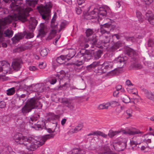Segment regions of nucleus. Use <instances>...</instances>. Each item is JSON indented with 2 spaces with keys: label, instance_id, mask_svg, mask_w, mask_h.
<instances>
[{
  "label": "nucleus",
  "instance_id": "obj_23",
  "mask_svg": "<svg viewBox=\"0 0 154 154\" xmlns=\"http://www.w3.org/2000/svg\"><path fill=\"white\" fill-rule=\"evenodd\" d=\"M92 57V53L90 51L85 50L84 51V61H88Z\"/></svg>",
  "mask_w": 154,
  "mask_h": 154
},
{
  "label": "nucleus",
  "instance_id": "obj_48",
  "mask_svg": "<svg viewBox=\"0 0 154 154\" xmlns=\"http://www.w3.org/2000/svg\"><path fill=\"white\" fill-rule=\"evenodd\" d=\"M96 134V135L101 136L105 138H106L107 137V135L106 134L103 132L100 131H97Z\"/></svg>",
  "mask_w": 154,
  "mask_h": 154
},
{
  "label": "nucleus",
  "instance_id": "obj_54",
  "mask_svg": "<svg viewBox=\"0 0 154 154\" xmlns=\"http://www.w3.org/2000/svg\"><path fill=\"white\" fill-rule=\"evenodd\" d=\"M75 11L77 14H79L81 13L82 10L80 7H78L75 8Z\"/></svg>",
  "mask_w": 154,
  "mask_h": 154
},
{
  "label": "nucleus",
  "instance_id": "obj_58",
  "mask_svg": "<svg viewBox=\"0 0 154 154\" xmlns=\"http://www.w3.org/2000/svg\"><path fill=\"white\" fill-rule=\"evenodd\" d=\"M143 142L147 144H148V143H151V139H145L143 140Z\"/></svg>",
  "mask_w": 154,
  "mask_h": 154
},
{
  "label": "nucleus",
  "instance_id": "obj_6",
  "mask_svg": "<svg viewBox=\"0 0 154 154\" xmlns=\"http://www.w3.org/2000/svg\"><path fill=\"white\" fill-rule=\"evenodd\" d=\"M51 4L48 3L45 5H41L37 7V9L42 16V18L45 20H48L50 17V8L52 7Z\"/></svg>",
  "mask_w": 154,
  "mask_h": 154
},
{
  "label": "nucleus",
  "instance_id": "obj_62",
  "mask_svg": "<svg viewBox=\"0 0 154 154\" xmlns=\"http://www.w3.org/2000/svg\"><path fill=\"white\" fill-rule=\"evenodd\" d=\"M44 64V63H41L39 64V67L41 69H43L45 67V65H43V64Z\"/></svg>",
  "mask_w": 154,
  "mask_h": 154
},
{
  "label": "nucleus",
  "instance_id": "obj_45",
  "mask_svg": "<svg viewBox=\"0 0 154 154\" xmlns=\"http://www.w3.org/2000/svg\"><path fill=\"white\" fill-rule=\"evenodd\" d=\"M148 46L152 47L154 46V41L152 39H149L148 41Z\"/></svg>",
  "mask_w": 154,
  "mask_h": 154
},
{
  "label": "nucleus",
  "instance_id": "obj_55",
  "mask_svg": "<svg viewBox=\"0 0 154 154\" xmlns=\"http://www.w3.org/2000/svg\"><path fill=\"white\" fill-rule=\"evenodd\" d=\"M29 69L30 70L32 71H35L37 69V68L34 66H30Z\"/></svg>",
  "mask_w": 154,
  "mask_h": 154
},
{
  "label": "nucleus",
  "instance_id": "obj_46",
  "mask_svg": "<svg viewBox=\"0 0 154 154\" xmlns=\"http://www.w3.org/2000/svg\"><path fill=\"white\" fill-rule=\"evenodd\" d=\"M66 25V21H62L60 25V28L59 30V32H60L62 29L65 28V26Z\"/></svg>",
  "mask_w": 154,
  "mask_h": 154
},
{
  "label": "nucleus",
  "instance_id": "obj_16",
  "mask_svg": "<svg viewBox=\"0 0 154 154\" xmlns=\"http://www.w3.org/2000/svg\"><path fill=\"white\" fill-rule=\"evenodd\" d=\"M22 62L20 59L15 60L12 63L11 66L15 71H18L21 68Z\"/></svg>",
  "mask_w": 154,
  "mask_h": 154
},
{
  "label": "nucleus",
  "instance_id": "obj_59",
  "mask_svg": "<svg viewBox=\"0 0 154 154\" xmlns=\"http://www.w3.org/2000/svg\"><path fill=\"white\" fill-rule=\"evenodd\" d=\"M41 125H36V124H34L33 126H31V127L33 128H35L36 127L38 128H41Z\"/></svg>",
  "mask_w": 154,
  "mask_h": 154
},
{
  "label": "nucleus",
  "instance_id": "obj_15",
  "mask_svg": "<svg viewBox=\"0 0 154 154\" xmlns=\"http://www.w3.org/2000/svg\"><path fill=\"white\" fill-rule=\"evenodd\" d=\"M114 149L118 151H121L126 147V142H119L113 145Z\"/></svg>",
  "mask_w": 154,
  "mask_h": 154
},
{
  "label": "nucleus",
  "instance_id": "obj_25",
  "mask_svg": "<svg viewBox=\"0 0 154 154\" xmlns=\"http://www.w3.org/2000/svg\"><path fill=\"white\" fill-rule=\"evenodd\" d=\"M122 43L120 42H118L114 43V45L109 49V50L111 51H114L116 49L121 47Z\"/></svg>",
  "mask_w": 154,
  "mask_h": 154
},
{
  "label": "nucleus",
  "instance_id": "obj_8",
  "mask_svg": "<svg viewBox=\"0 0 154 154\" xmlns=\"http://www.w3.org/2000/svg\"><path fill=\"white\" fill-rule=\"evenodd\" d=\"M106 10L101 7H100L99 9L97 8H94L93 10L90 12L89 14L91 15H94L92 16L91 19H101L102 17H105L106 14Z\"/></svg>",
  "mask_w": 154,
  "mask_h": 154
},
{
  "label": "nucleus",
  "instance_id": "obj_19",
  "mask_svg": "<svg viewBox=\"0 0 154 154\" xmlns=\"http://www.w3.org/2000/svg\"><path fill=\"white\" fill-rule=\"evenodd\" d=\"M114 61L117 64L118 67L119 68H122L125 64V60L123 57H118L115 59Z\"/></svg>",
  "mask_w": 154,
  "mask_h": 154
},
{
  "label": "nucleus",
  "instance_id": "obj_34",
  "mask_svg": "<svg viewBox=\"0 0 154 154\" xmlns=\"http://www.w3.org/2000/svg\"><path fill=\"white\" fill-rule=\"evenodd\" d=\"M102 51L100 50L95 51L93 53L94 58L96 59H98L101 57V55L102 54Z\"/></svg>",
  "mask_w": 154,
  "mask_h": 154
},
{
  "label": "nucleus",
  "instance_id": "obj_39",
  "mask_svg": "<svg viewBox=\"0 0 154 154\" xmlns=\"http://www.w3.org/2000/svg\"><path fill=\"white\" fill-rule=\"evenodd\" d=\"M94 32L92 29H87L85 32V33L86 35V37H85L86 38H89L88 37L92 35L93 33Z\"/></svg>",
  "mask_w": 154,
  "mask_h": 154
},
{
  "label": "nucleus",
  "instance_id": "obj_33",
  "mask_svg": "<svg viewBox=\"0 0 154 154\" xmlns=\"http://www.w3.org/2000/svg\"><path fill=\"white\" fill-rule=\"evenodd\" d=\"M66 59L65 55H61L57 57L56 59L57 62L60 64H63L64 63V61Z\"/></svg>",
  "mask_w": 154,
  "mask_h": 154
},
{
  "label": "nucleus",
  "instance_id": "obj_44",
  "mask_svg": "<svg viewBox=\"0 0 154 154\" xmlns=\"http://www.w3.org/2000/svg\"><path fill=\"white\" fill-rule=\"evenodd\" d=\"M36 119L34 117H31L30 119L29 120V122L30 124V125L31 126H33L32 125L34 124H35V123L36 121Z\"/></svg>",
  "mask_w": 154,
  "mask_h": 154
},
{
  "label": "nucleus",
  "instance_id": "obj_7",
  "mask_svg": "<svg viewBox=\"0 0 154 154\" xmlns=\"http://www.w3.org/2000/svg\"><path fill=\"white\" fill-rule=\"evenodd\" d=\"M29 22V29L31 32L25 31L22 33L23 35V38L26 36L25 38L27 39L31 38L34 36L32 32L35 29L38 23L37 21L33 18H30Z\"/></svg>",
  "mask_w": 154,
  "mask_h": 154
},
{
  "label": "nucleus",
  "instance_id": "obj_43",
  "mask_svg": "<svg viewBox=\"0 0 154 154\" xmlns=\"http://www.w3.org/2000/svg\"><path fill=\"white\" fill-rule=\"evenodd\" d=\"M40 54L41 55L42 57L46 56L48 54L47 49L44 48L42 49L40 52Z\"/></svg>",
  "mask_w": 154,
  "mask_h": 154
},
{
  "label": "nucleus",
  "instance_id": "obj_64",
  "mask_svg": "<svg viewBox=\"0 0 154 154\" xmlns=\"http://www.w3.org/2000/svg\"><path fill=\"white\" fill-rule=\"evenodd\" d=\"M119 93L118 91L116 90L114 91L113 93V95L115 97H117Z\"/></svg>",
  "mask_w": 154,
  "mask_h": 154
},
{
  "label": "nucleus",
  "instance_id": "obj_17",
  "mask_svg": "<svg viewBox=\"0 0 154 154\" xmlns=\"http://www.w3.org/2000/svg\"><path fill=\"white\" fill-rule=\"evenodd\" d=\"M146 18L147 20L149 23L154 25V14L150 11H147L146 14Z\"/></svg>",
  "mask_w": 154,
  "mask_h": 154
},
{
  "label": "nucleus",
  "instance_id": "obj_36",
  "mask_svg": "<svg viewBox=\"0 0 154 154\" xmlns=\"http://www.w3.org/2000/svg\"><path fill=\"white\" fill-rule=\"evenodd\" d=\"M110 105V104L109 103H106L105 104H101L98 106L97 108L99 109H107Z\"/></svg>",
  "mask_w": 154,
  "mask_h": 154
},
{
  "label": "nucleus",
  "instance_id": "obj_41",
  "mask_svg": "<svg viewBox=\"0 0 154 154\" xmlns=\"http://www.w3.org/2000/svg\"><path fill=\"white\" fill-rule=\"evenodd\" d=\"M85 50L82 49L81 51L79 52L76 56V57L77 58H79L83 57L84 58V54Z\"/></svg>",
  "mask_w": 154,
  "mask_h": 154
},
{
  "label": "nucleus",
  "instance_id": "obj_61",
  "mask_svg": "<svg viewBox=\"0 0 154 154\" xmlns=\"http://www.w3.org/2000/svg\"><path fill=\"white\" fill-rule=\"evenodd\" d=\"M85 0H77V2L79 5H81L85 2Z\"/></svg>",
  "mask_w": 154,
  "mask_h": 154
},
{
  "label": "nucleus",
  "instance_id": "obj_30",
  "mask_svg": "<svg viewBox=\"0 0 154 154\" xmlns=\"http://www.w3.org/2000/svg\"><path fill=\"white\" fill-rule=\"evenodd\" d=\"M121 99L123 102L125 103H128L130 102L129 97L126 94H123L121 96Z\"/></svg>",
  "mask_w": 154,
  "mask_h": 154
},
{
  "label": "nucleus",
  "instance_id": "obj_2",
  "mask_svg": "<svg viewBox=\"0 0 154 154\" xmlns=\"http://www.w3.org/2000/svg\"><path fill=\"white\" fill-rule=\"evenodd\" d=\"M55 134H51L45 135L42 137L40 141L35 140L34 138L31 137H27L24 139V142L23 145L25 146L26 149L30 151H33L38 147L42 145L45 141L48 139L53 138L54 137Z\"/></svg>",
  "mask_w": 154,
  "mask_h": 154
},
{
  "label": "nucleus",
  "instance_id": "obj_24",
  "mask_svg": "<svg viewBox=\"0 0 154 154\" xmlns=\"http://www.w3.org/2000/svg\"><path fill=\"white\" fill-rule=\"evenodd\" d=\"M75 54V51L74 50L71 49L69 50V53L66 55H65L67 60H69L72 58Z\"/></svg>",
  "mask_w": 154,
  "mask_h": 154
},
{
  "label": "nucleus",
  "instance_id": "obj_42",
  "mask_svg": "<svg viewBox=\"0 0 154 154\" xmlns=\"http://www.w3.org/2000/svg\"><path fill=\"white\" fill-rule=\"evenodd\" d=\"M57 23L55 21V19L53 18L51 21V27L52 28H56L57 27Z\"/></svg>",
  "mask_w": 154,
  "mask_h": 154
},
{
  "label": "nucleus",
  "instance_id": "obj_60",
  "mask_svg": "<svg viewBox=\"0 0 154 154\" xmlns=\"http://www.w3.org/2000/svg\"><path fill=\"white\" fill-rule=\"evenodd\" d=\"M126 84L128 86H129V85L133 86L134 85L133 84H132L131 83L130 81L129 80H128L126 81Z\"/></svg>",
  "mask_w": 154,
  "mask_h": 154
},
{
  "label": "nucleus",
  "instance_id": "obj_56",
  "mask_svg": "<svg viewBox=\"0 0 154 154\" xmlns=\"http://www.w3.org/2000/svg\"><path fill=\"white\" fill-rule=\"evenodd\" d=\"M146 4L149 5L151 4L154 0H144Z\"/></svg>",
  "mask_w": 154,
  "mask_h": 154
},
{
  "label": "nucleus",
  "instance_id": "obj_27",
  "mask_svg": "<svg viewBox=\"0 0 154 154\" xmlns=\"http://www.w3.org/2000/svg\"><path fill=\"white\" fill-rule=\"evenodd\" d=\"M83 127V125L82 123H80L75 127L74 129H72L71 131L72 133H76L81 131Z\"/></svg>",
  "mask_w": 154,
  "mask_h": 154
},
{
  "label": "nucleus",
  "instance_id": "obj_31",
  "mask_svg": "<svg viewBox=\"0 0 154 154\" xmlns=\"http://www.w3.org/2000/svg\"><path fill=\"white\" fill-rule=\"evenodd\" d=\"M26 46H21L20 47H18L16 49L13 50L14 52H22L26 49Z\"/></svg>",
  "mask_w": 154,
  "mask_h": 154
},
{
  "label": "nucleus",
  "instance_id": "obj_51",
  "mask_svg": "<svg viewBox=\"0 0 154 154\" xmlns=\"http://www.w3.org/2000/svg\"><path fill=\"white\" fill-rule=\"evenodd\" d=\"M86 86V85L85 83L82 82L80 84V88L79 89L83 90L85 88Z\"/></svg>",
  "mask_w": 154,
  "mask_h": 154
},
{
  "label": "nucleus",
  "instance_id": "obj_50",
  "mask_svg": "<svg viewBox=\"0 0 154 154\" xmlns=\"http://www.w3.org/2000/svg\"><path fill=\"white\" fill-rule=\"evenodd\" d=\"M112 37L114 40L115 38H116L117 40H119L120 38V36L118 34H114L112 35Z\"/></svg>",
  "mask_w": 154,
  "mask_h": 154
},
{
  "label": "nucleus",
  "instance_id": "obj_32",
  "mask_svg": "<svg viewBox=\"0 0 154 154\" xmlns=\"http://www.w3.org/2000/svg\"><path fill=\"white\" fill-rule=\"evenodd\" d=\"M136 15L139 21L140 22H142L144 20V17L140 12L138 11H137Z\"/></svg>",
  "mask_w": 154,
  "mask_h": 154
},
{
  "label": "nucleus",
  "instance_id": "obj_49",
  "mask_svg": "<svg viewBox=\"0 0 154 154\" xmlns=\"http://www.w3.org/2000/svg\"><path fill=\"white\" fill-rule=\"evenodd\" d=\"M125 39L128 41H131L132 42L135 41V39L134 37H126L125 38Z\"/></svg>",
  "mask_w": 154,
  "mask_h": 154
},
{
  "label": "nucleus",
  "instance_id": "obj_9",
  "mask_svg": "<svg viewBox=\"0 0 154 154\" xmlns=\"http://www.w3.org/2000/svg\"><path fill=\"white\" fill-rule=\"evenodd\" d=\"M79 41L83 43L84 42H87L88 43H85V48H87L89 45L91 48H94V45H97V41L95 36H93L91 38H86L83 35H81L79 38Z\"/></svg>",
  "mask_w": 154,
  "mask_h": 154
},
{
  "label": "nucleus",
  "instance_id": "obj_52",
  "mask_svg": "<svg viewBox=\"0 0 154 154\" xmlns=\"http://www.w3.org/2000/svg\"><path fill=\"white\" fill-rule=\"evenodd\" d=\"M133 111L131 109H128L126 111V113L127 115L128 116V117L132 116V114Z\"/></svg>",
  "mask_w": 154,
  "mask_h": 154
},
{
  "label": "nucleus",
  "instance_id": "obj_47",
  "mask_svg": "<svg viewBox=\"0 0 154 154\" xmlns=\"http://www.w3.org/2000/svg\"><path fill=\"white\" fill-rule=\"evenodd\" d=\"M84 60H77L74 63L76 66H79L82 65L84 63Z\"/></svg>",
  "mask_w": 154,
  "mask_h": 154
},
{
  "label": "nucleus",
  "instance_id": "obj_10",
  "mask_svg": "<svg viewBox=\"0 0 154 154\" xmlns=\"http://www.w3.org/2000/svg\"><path fill=\"white\" fill-rule=\"evenodd\" d=\"M8 71H10V65L5 61L0 62V72H2L3 76L7 74Z\"/></svg>",
  "mask_w": 154,
  "mask_h": 154
},
{
  "label": "nucleus",
  "instance_id": "obj_22",
  "mask_svg": "<svg viewBox=\"0 0 154 154\" xmlns=\"http://www.w3.org/2000/svg\"><path fill=\"white\" fill-rule=\"evenodd\" d=\"M121 131V132H122L123 134H128L129 135H133L136 134H141L143 133L142 132H141L139 130L131 131L129 130L127 131L124 130Z\"/></svg>",
  "mask_w": 154,
  "mask_h": 154
},
{
  "label": "nucleus",
  "instance_id": "obj_3",
  "mask_svg": "<svg viewBox=\"0 0 154 154\" xmlns=\"http://www.w3.org/2000/svg\"><path fill=\"white\" fill-rule=\"evenodd\" d=\"M115 26H112L111 24L109 23H105L103 24L100 25V32L102 35L100 36L102 38L101 46L106 47L107 48V46L109 45V43L110 42L111 37L110 34V31L111 30L112 28H115Z\"/></svg>",
  "mask_w": 154,
  "mask_h": 154
},
{
  "label": "nucleus",
  "instance_id": "obj_1",
  "mask_svg": "<svg viewBox=\"0 0 154 154\" xmlns=\"http://www.w3.org/2000/svg\"><path fill=\"white\" fill-rule=\"evenodd\" d=\"M18 0H12L10 6L12 10L16 11L17 14L15 13L13 15H8L7 17H5L0 21V38L3 35L9 38L11 37L13 34V32L11 29H8L4 32V30L8 27V24L11 23L12 21L18 20L24 22L27 20L25 12L27 13L31 11V8H29L23 11H21L18 5L17 4Z\"/></svg>",
  "mask_w": 154,
  "mask_h": 154
},
{
  "label": "nucleus",
  "instance_id": "obj_35",
  "mask_svg": "<svg viewBox=\"0 0 154 154\" xmlns=\"http://www.w3.org/2000/svg\"><path fill=\"white\" fill-rule=\"evenodd\" d=\"M57 31L56 30L52 29L51 30L49 35L47 39L50 40L51 39L56 33Z\"/></svg>",
  "mask_w": 154,
  "mask_h": 154
},
{
  "label": "nucleus",
  "instance_id": "obj_63",
  "mask_svg": "<svg viewBox=\"0 0 154 154\" xmlns=\"http://www.w3.org/2000/svg\"><path fill=\"white\" fill-rule=\"evenodd\" d=\"M117 72V71L116 70V68L114 69L113 70H112L110 71L111 74L113 75L116 74Z\"/></svg>",
  "mask_w": 154,
  "mask_h": 154
},
{
  "label": "nucleus",
  "instance_id": "obj_4",
  "mask_svg": "<svg viewBox=\"0 0 154 154\" xmlns=\"http://www.w3.org/2000/svg\"><path fill=\"white\" fill-rule=\"evenodd\" d=\"M39 98L34 97L31 98L27 104L22 109V111L23 113H26L33 109H41L42 105L39 101Z\"/></svg>",
  "mask_w": 154,
  "mask_h": 154
},
{
  "label": "nucleus",
  "instance_id": "obj_57",
  "mask_svg": "<svg viewBox=\"0 0 154 154\" xmlns=\"http://www.w3.org/2000/svg\"><path fill=\"white\" fill-rule=\"evenodd\" d=\"M57 82V79L56 78L53 79L50 82V83L52 85H53L56 83Z\"/></svg>",
  "mask_w": 154,
  "mask_h": 154
},
{
  "label": "nucleus",
  "instance_id": "obj_38",
  "mask_svg": "<svg viewBox=\"0 0 154 154\" xmlns=\"http://www.w3.org/2000/svg\"><path fill=\"white\" fill-rule=\"evenodd\" d=\"M137 137H134L132 139V140H131L130 143L131 145H135L136 146L140 143L139 142L138 140L137 139Z\"/></svg>",
  "mask_w": 154,
  "mask_h": 154
},
{
  "label": "nucleus",
  "instance_id": "obj_53",
  "mask_svg": "<svg viewBox=\"0 0 154 154\" xmlns=\"http://www.w3.org/2000/svg\"><path fill=\"white\" fill-rule=\"evenodd\" d=\"M6 106V104L5 102L3 101H0V108H4Z\"/></svg>",
  "mask_w": 154,
  "mask_h": 154
},
{
  "label": "nucleus",
  "instance_id": "obj_28",
  "mask_svg": "<svg viewBox=\"0 0 154 154\" xmlns=\"http://www.w3.org/2000/svg\"><path fill=\"white\" fill-rule=\"evenodd\" d=\"M38 0H26V5L29 6L34 7L37 3Z\"/></svg>",
  "mask_w": 154,
  "mask_h": 154
},
{
  "label": "nucleus",
  "instance_id": "obj_21",
  "mask_svg": "<svg viewBox=\"0 0 154 154\" xmlns=\"http://www.w3.org/2000/svg\"><path fill=\"white\" fill-rule=\"evenodd\" d=\"M23 34L22 33H19L11 38L12 41L14 43L18 42L19 40L23 38Z\"/></svg>",
  "mask_w": 154,
  "mask_h": 154
},
{
  "label": "nucleus",
  "instance_id": "obj_20",
  "mask_svg": "<svg viewBox=\"0 0 154 154\" xmlns=\"http://www.w3.org/2000/svg\"><path fill=\"white\" fill-rule=\"evenodd\" d=\"M142 91L148 99L152 101L154 100V95L150 91L145 88H143Z\"/></svg>",
  "mask_w": 154,
  "mask_h": 154
},
{
  "label": "nucleus",
  "instance_id": "obj_14",
  "mask_svg": "<svg viewBox=\"0 0 154 154\" xmlns=\"http://www.w3.org/2000/svg\"><path fill=\"white\" fill-rule=\"evenodd\" d=\"M62 103L70 110H73L74 109V104L72 100L66 98L63 99L62 100Z\"/></svg>",
  "mask_w": 154,
  "mask_h": 154
},
{
  "label": "nucleus",
  "instance_id": "obj_5",
  "mask_svg": "<svg viewBox=\"0 0 154 154\" xmlns=\"http://www.w3.org/2000/svg\"><path fill=\"white\" fill-rule=\"evenodd\" d=\"M125 53L135 62L133 64V67L138 69L143 68V66L138 62L139 56L138 53L132 49L128 47L125 50Z\"/></svg>",
  "mask_w": 154,
  "mask_h": 154
},
{
  "label": "nucleus",
  "instance_id": "obj_26",
  "mask_svg": "<svg viewBox=\"0 0 154 154\" xmlns=\"http://www.w3.org/2000/svg\"><path fill=\"white\" fill-rule=\"evenodd\" d=\"M85 152L84 149L80 148H74L71 151L72 154H85Z\"/></svg>",
  "mask_w": 154,
  "mask_h": 154
},
{
  "label": "nucleus",
  "instance_id": "obj_18",
  "mask_svg": "<svg viewBox=\"0 0 154 154\" xmlns=\"http://www.w3.org/2000/svg\"><path fill=\"white\" fill-rule=\"evenodd\" d=\"M33 91L36 92H42L44 91V87L42 84H39L33 85L32 86Z\"/></svg>",
  "mask_w": 154,
  "mask_h": 154
},
{
  "label": "nucleus",
  "instance_id": "obj_37",
  "mask_svg": "<svg viewBox=\"0 0 154 154\" xmlns=\"http://www.w3.org/2000/svg\"><path fill=\"white\" fill-rule=\"evenodd\" d=\"M121 132V131L119 130L116 131H109V133H108V135L109 137L112 138L115 135L119 134Z\"/></svg>",
  "mask_w": 154,
  "mask_h": 154
},
{
  "label": "nucleus",
  "instance_id": "obj_13",
  "mask_svg": "<svg viewBox=\"0 0 154 154\" xmlns=\"http://www.w3.org/2000/svg\"><path fill=\"white\" fill-rule=\"evenodd\" d=\"M27 137L23 136V135L20 133H16L14 137V139L17 143H18L19 144H23L24 142L25 138H27Z\"/></svg>",
  "mask_w": 154,
  "mask_h": 154
},
{
  "label": "nucleus",
  "instance_id": "obj_12",
  "mask_svg": "<svg viewBox=\"0 0 154 154\" xmlns=\"http://www.w3.org/2000/svg\"><path fill=\"white\" fill-rule=\"evenodd\" d=\"M48 30V28L46 24L44 23H41L39 26L38 34L37 37H38V35L44 36L46 34Z\"/></svg>",
  "mask_w": 154,
  "mask_h": 154
},
{
  "label": "nucleus",
  "instance_id": "obj_40",
  "mask_svg": "<svg viewBox=\"0 0 154 154\" xmlns=\"http://www.w3.org/2000/svg\"><path fill=\"white\" fill-rule=\"evenodd\" d=\"M15 88L13 87L9 89L7 91V94L8 95H11L14 94L15 92Z\"/></svg>",
  "mask_w": 154,
  "mask_h": 154
},
{
  "label": "nucleus",
  "instance_id": "obj_29",
  "mask_svg": "<svg viewBox=\"0 0 154 154\" xmlns=\"http://www.w3.org/2000/svg\"><path fill=\"white\" fill-rule=\"evenodd\" d=\"M99 62H94L92 64L86 66V69L88 70H90L92 68H94L99 65Z\"/></svg>",
  "mask_w": 154,
  "mask_h": 154
},
{
  "label": "nucleus",
  "instance_id": "obj_11",
  "mask_svg": "<svg viewBox=\"0 0 154 154\" xmlns=\"http://www.w3.org/2000/svg\"><path fill=\"white\" fill-rule=\"evenodd\" d=\"M114 64L113 62L105 61L102 64L101 69L103 70L102 72L106 73L107 71L111 70Z\"/></svg>",
  "mask_w": 154,
  "mask_h": 154
}]
</instances>
